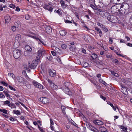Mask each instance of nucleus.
<instances>
[{"mask_svg": "<svg viewBox=\"0 0 132 132\" xmlns=\"http://www.w3.org/2000/svg\"><path fill=\"white\" fill-rule=\"evenodd\" d=\"M70 84L68 82H65L64 83V86L61 88L63 91L66 94L69 95H71L72 93L69 88Z\"/></svg>", "mask_w": 132, "mask_h": 132, "instance_id": "1", "label": "nucleus"}, {"mask_svg": "<svg viewBox=\"0 0 132 132\" xmlns=\"http://www.w3.org/2000/svg\"><path fill=\"white\" fill-rule=\"evenodd\" d=\"M21 51L18 49H15L13 52V57L16 59H18L21 55Z\"/></svg>", "mask_w": 132, "mask_h": 132, "instance_id": "2", "label": "nucleus"}, {"mask_svg": "<svg viewBox=\"0 0 132 132\" xmlns=\"http://www.w3.org/2000/svg\"><path fill=\"white\" fill-rule=\"evenodd\" d=\"M52 49L55 51L57 53L59 54H63V52L59 48L54 46H52Z\"/></svg>", "mask_w": 132, "mask_h": 132, "instance_id": "3", "label": "nucleus"}, {"mask_svg": "<svg viewBox=\"0 0 132 132\" xmlns=\"http://www.w3.org/2000/svg\"><path fill=\"white\" fill-rule=\"evenodd\" d=\"M37 65V63L36 61H32L31 64L29 65L28 64V66L31 69H35Z\"/></svg>", "mask_w": 132, "mask_h": 132, "instance_id": "4", "label": "nucleus"}, {"mask_svg": "<svg viewBox=\"0 0 132 132\" xmlns=\"http://www.w3.org/2000/svg\"><path fill=\"white\" fill-rule=\"evenodd\" d=\"M33 84L34 86L37 88L42 89H43V86L39 83L36 81H34Z\"/></svg>", "mask_w": 132, "mask_h": 132, "instance_id": "5", "label": "nucleus"}, {"mask_svg": "<svg viewBox=\"0 0 132 132\" xmlns=\"http://www.w3.org/2000/svg\"><path fill=\"white\" fill-rule=\"evenodd\" d=\"M118 6H117L114 5L112 6L111 8V11L112 13L115 14L116 13L118 12L119 9L118 8Z\"/></svg>", "mask_w": 132, "mask_h": 132, "instance_id": "6", "label": "nucleus"}, {"mask_svg": "<svg viewBox=\"0 0 132 132\" xmlns=\"http://www.w3.org/2000/svg\"><path fill=\"white\" fill-rule=\"evenodd\" d=\"M49 75L52 77H54L56 76V74L55 71L53 70L49 69Z\"/></svg>", "mask_w": 132, "mask_h": 132, "instance_id": "7", "label": "nucleus"}, {"mask_svg": "<svg viewBox=\"0 0 132 132\" xmlns=\"http://www.w3.org/2000/svg\"><path fill=\"white\" fill-rule=\"evenodd\" d=\"M40 101L43 103L45 104L49 101V99L46 97H42L40 98Z\"/></svg>", "mask_w": 132, "mask_h": 132, "instance_id": "8", "label": "nucleus"}, {"mask_svg": "<svg viewBox=\"0 0 132 132\" xmlns=\"http://www.w3.org/2000/svg\"><path fill=\"white\" fill-rule=\"evenodd\" d=\"M43 8L45 9L46 10L51 12H52L53 11V8L50 7L48 5L44 4L43 6Z\"/></svg>", "mask_w": 132, "mask_h": 132, "instance_id": "9", "label": "nucleus"}, {"mask_svg": "<svg viewBox=\"0 0 132 132\" xmlns=\"http://www.w3.org/2000/svg\"><path fill=\"white\" fill-rule=\"evenodd\" d=\"M93 122L94 124L97 125H101L103 124V121L98 120H94L93 121Z\"/></svg>", "mask_w": 132, "mask_h": 132, "instance_id": "10", "label": "nucleus"}, {"mask_svg": "<svg viewBox=\"0 0 132 132\" xmlns=\"http://www.w3.org/2000/svg\"><path fill=\"white\" fill-rule=\"evenodd\" d=\"M45 52V50L41 49L38 51V54L39 56H41L44 55Z\"/></svg>", "mask_w": 132, "mask_h": 132, "instance_id": "11", "label": "nucleus"}, {"mask_svg": "<svg viewBox=\"0 0 132 132\" xmlns=\"http://www.w3.org/2000/svg\"><path fill=\"white\" fill-rule=\"evenodd\" d=\"M122 82H123L124 84L128 85L129 84H130L131 82L129 81V80L127 79L122 78L121 79Z\"/></svg>", "mask_w": 132, "mask_h": 132, "instance_id": "12", "label": "nucleus"}, {"mask_svg": "<svg viewBox=\"0 0 132 132\" xmlns=\"http://www.w3.org/2000/svg\"><path fill=\"white\" fill-rule=\"evenodd\" d=\"M16 78L17 80L20 83H23L24 81V79L20 76H18L16 77Z\"/></svg>", "mask_w": 132, "mask_h": 132, "instance_id": "13", "label": "nucleus"}, {"mask_svg": "<svg viewBox=\"0 0 132 132\" xmlns=\"http://www.w3.org/2000/svg\"><path fill=\"white\" fill-rule=\"evenodd\" d=\"M45 30L46 32L48 34H49L52 32L51 28L49 26H47L45 27Z\"/></svg>", "mask_w": 132, "mask_h": 132, "instance_id": "14", "label": "nucleus"}, {"mask_svg": "<svg viewBox=\"0 0 132 132\" xmlns=\"http://www.w3.org/2000/svg\"><path fill=\"white\" fill-rule=\"evenodd\" d=\"M95 30H96L97 31V32L99 33V36L100 37H101L102 35V32L101 30L98 28L96 27H95Z\"/></svg>", "mask_w": 132, "mask_h": 132, "instance_id": "15", "label": "nucleus"}, {"mask_svg": "<svg viewBox=\"0 0 132 132\" xmlns=\"http://www.w3.org/2000/svg\"><path fill=\"white\" fill-rule=\"evenodd\" d=\"M88 128L90 130L94 132H97L98 131V130L96 128L91 125Z\"/></svg>", "mask_w": 132, "mask_h": 132, "instance_id": "16", "label": "nucleus"}, {"mask_svg": "<svg viewBox=\"0 0 132 132\" xmlns=\"http://www.w3.org/2000/svg\"><path fill=\"white\" fill-rule=\"evenodd\" d=\"M5 23L7 24L10 20L11 18L9 16L7 15L5 17Z\"/></svg>", "mask_w": 132, "mask_h": 132, "instance_id": "17", "label": "nucleus"}, {"mask_svg": "<svg viewBox=\"0 0 132 132\" xmlns=\"http://www.w3.org/2000/svg\"><path fill=\"white\" fill-rule=\"evenodd\" d=\"M25 49L26 50L30 52H31L32 51V48L30 46L28 45H26L25 47Z\"/></svg>", "mask_w": 132, "mask_h": 132, "instance_id": "18", "label": "nucleus"}, {"mask_svg": "<svg viewBox=\"0 0 132 132\" xmlns=\"http://www.w3.org/2000/svg\"><path fill=\"white\" fill-rule=\"evenodd\" d=\"M60 3L61 4V6L63 8H65L67 7V5L65 4L63 0H61Z\"/></svg>", "mask_w": 132, "mask_h": 132, "instance_id": "19", "label": "nucleus"}, {"mask_svg": "<svg viewBox=\"0 0 132 132\" xmlns=\"http://www.w3.org/2000/svg\"><path fill=\"white\" fill-rule=\"evenodd\" d=\"M59 33L60 35L62 36H65L67 33L64 30H62L60 31Z\"/></svg>", "mask_w": 132, "mask_h": 132, "instance_id": "20", "label": "nucleus"}, {"mask_svg": "<svg viewBox=\"0 0 132 132\" xmlns=\"http://www.w3.org/2000/svg\"><path fill=\"white\" fill-rule=\"evenodd\" d=\"M99 130L101 132H106L107 130L106 128L104 127H101L99 128Z\"/></svg>", "mask_w": 132, "mask_h": 132, "instance_id": "21", "label": "nucleus"}, {"mask_svg": "<svg viewBox=\"0 0 132 132\" xmlns=\"http://www.w3.org/2000/svg\"><path fill=\"white\" fill-rule=\"evenodd\" d=\"M8 106L10 107L11 109L16 108V106L13 103H11L8 105Z\"/></svg>", "mask_w": 132, "mask_h": 132, "instance_id": "22", "label": "nucleus"}, {"mask_svg": "<svg viewBox=\"0 0 132 132\" xmlns=\"http://www.w3.org/2000/svg\"><path fill=\"white\" fill-rule=\"evenodd\" d=\"M121 131L126 132L127 131V128L126 127L123 126H121L120 128Z\"/></svg>", "mask_w": 132, "mask_h": 132, "instance_id": "23", "label": "nucleus"}, {"mask_svg": "<svg viewBox=\"0 0 132 132\" xmlns=\"http://www.w3.org/2000/svg\"><path fill=\"white\" fill-rule=\"evenodd\" d=\"M51 87L52 88L54 89H56L57 88V86L55 85L54 83H53V84H52V86H51Z\"/></svg>", "mask_w": 132, "mask_h": 132, "instance_id": "24", "label": "nucleus"}, {"mask_svg": "<svg viewBox=\"0 0 132 132\" xmlns=\"http://www.w3.org/2000/svg\"><path fill=\"white\" fill-rule=\"evenodd\" d=\"M13 113L17 115H20V111H19L18 110H14L13 111Z\"/></svg>", "mask_w": 132, "mask_h": 132, "instance_id": "25", "label": "nucleus"}, {"mask_svg": "<svg viewBox=\"0 0 132 132\" xmlns=\"http://www.w3.org/2000/svg\"><path fill=\"white\" fill-rule=\"evenodd\" d=\"M121 86L122 88V89L121 88V89L120 90L121 92H122L123 94H125L124 93V90H127L126 88L122 85H121Z\"/></svg>", "mask_w": 132, "mask_h": 132, "instance_id": "26", "label": "nucleus"}, {"mask_svg": "<svg viewBox=\"0 0 132 132\" xmlns=\"http://www.w3.org/2000/svg\"><path fill=\"white\" fill-rule=\"evenodd\" d=\"M0 111L3 112L5 114H7V111L6 110L4 109H0Z\"/></svg>", "mask_w": 132, "mask_h": 132, "instance_id": "27", "label": "nucleus"}, {"mask_svg": "<svg viewBox=\"0 0 132 132\" xmlns=\"http://www.w3.org/2000/svg\"><path fill=\"white\" fill-rule=\"evenodd\" d=\"M91 56L92 57L93 59H96V58H97V55L94 53L92 54V55Z\"/></svg>", "mask_w": 132, "mask_h": 132, "instance_id": "28", "label": "nucleus"}, {"mask_svg": "<svg viewBox=\"0 0 132 132\" xmlns=\"http://www.w3.org/2000/svg\"><path fill=\"white\" fill-rule=\"evenodd\" d=\"M106 11H102V10H101L100 12H99V14L100 15H101V16H104V13H105Z\"/></svg>", "mask_w": 132, "mask_h": 132, "instance_id": "29", "label": "nucleus"}, {"mask_svg": "<svg viewBox=\"0 0 132 132\" xmlns=\"http://www.w3.org/2000/svg\"><path fill=\"white\" fill-rule=\"evenodd\" d=\"M61 109L62 111V112L63 113H64L65 112V106H63V105H61Z\"/></svg>", "mask_w": 132, "mask_h": 132, "instance_id": "30", "label": "nucleus"}, {"mask_svg": "<svg viewBox=\"0 0 132 132\" xmlns=\"http://www.w3.org/2000/svg\"><path fill=\"white\" fill-rule=\"evenodd\" d=\"M3 92L6 95V97L10 98V95L7 93V91L4 90Z\"/></svg>", "mask_w": 132, "mask_h": 132, "instance_id": "31", "label": "nucleus"}, {"mask_svg": "<svg viewBox=\"0 0 132 132\" xmlns=\"http://www.w3.org/2000/svg\"><path fill=\"white\" fill-rule=\"evenodd\" d=\"M108 104H110L111 107H112L113 110L114 111H116V108L113 105V104H112L110 102H109L108 103Z\"/></svg>", "mask_w": 132, "mask_h": 132, "instance_id": "32", "label": "nucleus"}, {"mask_svg": "<svg viewBox=\"0 0 132 132\" xmlns=\"http://www.w3.org/2000/svg\"><path fill=\"white\" fill-rule=\"evenodd\" d=\"M111 15H110V14L107 12H105V13H104V16H105V17H108L109 16H110Z\"/></svg>", "mask_w": 132, "mask_h": 132, "instance_id": "33", "label": "nucleus"}, {"mask_svg": "<svg viewBox=\"0 0 132 132\" xmlns=\"http://www.w3.org/2000/svg\"><path fill=\"white\" fill-rule=\"evenodd\" d=\"M106 57L107 58H109L111 59H113L112 56L111 55H106Z\"/></svg>", "mask_w": 132, "mask_h": 132, "instance_id": "34", "label": "nucleus"}, {"mask_svg": "<svg viewBox=\"0 0 132 132\" xmlns=\"http://www.w3.org/2000/svg\"><path fill=\"white\" fill-rule=\"evenodd\" d=\"M10 102L8 100H7L6 101H5L4 102V104L5 105H8L9 104H10Z\"/></svg>", "mask_w": 132, "mask_h": 132, "instance_id": "35", "label": "nucleus"}, {"mask_svg": "<svg viewBox=\"0 0 132 132\" xmlns=\"http://www.w3.org/2000/svg\"><path fill=\"white\" fill-rule=\"evenodd\" d=\"M38 128L39 129L40 131L41 132H43V130L42 128L40 126H39V125H38Z\"/></svg>", "mask_w": 132, "mask_h": 132, "instance_id": "36", "label": "nucleus"}, {"mask_svg": "<svg viewBox=\"0 0 132 132\" xmlns=\"http://www.w3.org/2000/svg\"><path fill=\"white\" fill-rule=\"evenodd\" d=\"M5 96L2 93H0V98H4Z\"/></svg>", "mask_w": 132, "mask_h": 132, "instance_id": "37", "label": "nucleus"}, {"mask_svg": "<svg viewBox=\"0 0 132 132\" xmlns=\"http://www.w3.org/2000/svg\"><path fill=\"white\" fill-rule=\"evenodd\" d=\"M47 81L49 83V84H50L51 86H52V84H53V83H54L52 82V81L50 80V79H48L47 80Z\"/></svg>", "mask_w": 132, "mask_h": 132, "instance_id": "38", "label": "nucleus"}, {"mask_svg": "<svg viewBox=\"0 0 132 132\" xmlns=\"http://www.w3.org/2000/svg\"><path fill=\"white\" fill-rule=\"evenodd\" d=\"M12 30L13 31H14L16 30V28L15 26H12L11 27Z\"/></svg>", "mask_w": 132, "mask_h": 132, "instance_id": "39", "label": "nucleus"}, {"mask_svg": "<svg viewBox=\"0 0 132 132\" xmlns=\"http://www.w3.org/2000/svg\"><path fill=\"white\" fill-rule=\"evenodd\" d=\"M61 47L63 49H65L67 48V45L65 44H63L61 46Z\"/></svg>", "mask_w": 132, "mask_h": 132, "instance_id": "40", "label": "nucleus"}, {"mask_svg": "<svg viewBox=\"0 0 132 132\" xmlns=\"http://www.w3.org/2000/svg\"><path fill=\"white\" fill-rule=\"evenodd\" d=\"M40 56H39L38 55V56H37L36 58V60L35 61H36L37 62V63L38 62H39V59L40 58Z\"/></svg>", "mask_w": 132, "mask_h": 132, "instance_id": "41", "label": "nucleus"}, {"mask_svg": "<svg viewBox=\"0 0 132 132\" xmlns=\"http://www.w3.org/2000/svg\"><path fill=\"white\" fill-rule=\"evenodd\" d=\"M86 125L87 127L88 128H89L91 125L90 123L88 122H87L86 123Z\"/></svg>", "mask_w": 132, "mask_h": 132, "instance_id": "42", "label": "nucleus"}, {"mask_svg": "<svg viewBox=\"0 0 132 132\" xmlns=\"http://www.w3.org/2000/svg\"><path fill=\"white\" fill-rule=\"evenodd\" d=\"M88 65L89 64L88 63L86 62H85L83 64L84 67H88Z\"/></svg>", "mask_w": 132, "mask_h": 132, "instance_id": "43", "label": "nucleus"}, {"mask_svg": "<svg viewBox=\"0 0 132 132\" xmlns=\"http://www.w3.org/2000/svg\"><path fill=\"white\" fill-rule=\"evenodd\" d=\"M113 61L115 63L117 64H118L119 63V61L116 59H114Z\"/></svg>", "mask_w": 132, "mask_h": 132, "instance_id": "44", "label": "nucleus"}, {"mask_svg": "<svg viewBox=\"0 0 132 132\" xmlns=\"http://www.w3.org/2000/svg\"><path fill=\"white\" fill-rule=\"evenodd\" d=\"M21 37V35L19 34H17L16 35V39H19Z\"/></svg>", "mask_w": 132, "mask_h": 132, "instance_id": "45", "label": "nucleus"}, {"mask_svg": "<svg viewBox=\"0 0 132 132\" xmlns=\"http://www.w3.org/2000/svg\"><path fill=\"white\" fill-rule=\"evenodd\" d=\"M95 10L97 12H97V13H98V12L99 13L100 12L101 10L99 9L98 8H97L96 7L95 8Z\"/></svg>", "mask_w": 132, "mask_h": 132, "instance_id": "46", "label": "nucleus"}, {"mask_svg": "<svg viewBox=\"0 0 132 132\" xmlns=\"http://www.w3.org/2000/svg\"><path fill=\"white\" fill-rule=\"evenodd\" d=\"M9 88L12 90H13L14 91L16 90V89L14 88H13L11 86H9Z\"/></svg>", "mask_w": 132, "mask_h": 132, "instance_id": "47", "label": "nucleus"}, {"mask_svg": "<svg viewBox=\"0 0 132 132\" xmlns=\"http://www.w3.org/2000/svg\"><path fill=\"white\" fill-rule=\"evenodd\" d=\"M97 24L98 26H100L102 28H103V26H104L102 24H101L99 22L97 23Z\"/></svg>", "mask_w": 132, "mask_h": 132, "instance_id": "48", "label": "nucleus"}, {"mask_svg": "<svg viewBox=\"0 0 132 132\" xmlns=\"http://www.w3.org/2000/svg\"><path fill=\"white\" fill-rule=\"evenodd\" d=\"M39 41L40 42L42 43L43 45H44L45 46H46V43L45 42H44L43 41H42L40 39V40H39Z\"/></svg>", "mask_w": 132, "mask_h": 132, "instance_id": "49", "label": "nucleus"}, {"mask_svg": "<svg viewBox=\"0 0 132 132\" xmlns=\"http://www.w3.org/2000/svg\"><path fill=\"white\" fill-rule=\"evenodd\" d=\"M25 19L27 20H28L30 18V16L28 14H27L25 15Z\"/></svg>", "mask_w": 132, "mask_h": 132, "instance_id": "50", "label": "nucleus"}, {"mask_svg": "<svg viewBox=\"0 0 132 132\" xmlns=\"http://www.w3.org/2000/svg\"><path fill=\"white\" fill-rule=\"evenodd\" d=\"M51 53L52 55L54 56H55L56 55V53L55 52L53 51H51Z\"/></svg>", "mask_w": 132, "mask_h": 132, "instance_id": "51", "label": "nucleus"}, {"mask_svg": "<svg viewBox=\"0 0 132 132\" xmlns=\"http://www.w3.org/2000/svg\"><path fill=\"white\" fill-rule=\"evenodd\" d=\"M102 28L103 29L104 31H105L107 32L108 31V30L107 28L105 27L104 26H103V28Z\"/></svg>", "mask_w": 132, "mask_h": 132, "instance_id": "52", "label": "nucleus"}, {"mask_svg": "<svg viewBox=\"0 0 132 132\" xmlns=\"http://www.w3.org/2000/svg\"><path fill=\"white\" fill-rule=\"evenodd\" d=\"M65 23H72V22L68 20H66L65 21Z\"/></svg>", "mask_w": 132, "mask_h": 132, "instance_id": "53", "label": "nucleus"}, {"mask_svg": "<svg viewBox=\"0 0 132 132\" xmlns=\"http://www.w3.org/2000/svg\"><path fill=\"white\" fill-rule=\"evenodd\" d=\"M1 83L5 86H7V84L4 81H2Z\"/></svg>", "mask_w": 132, "mask_h": 132, "instance_id": "54", "label": "nucleus"}, {"mask_svg": "<svg viewBox=\"0 0 132 132\" xmlns=\"http://www.w3.org/2000/svg\"><path fill=\"white\" fill-rule=\"evenodd\" d=\"M10 120L11 121H15L16 120L15 119L12 117L10 118Z\"/></svg>", "mask_w": 132, "mask_h": 132, "instance_id": "55", "label": "nucleus"}, {"mask_svg": "<svg viewBox=\"0 0 132 132\" xmlns=\"http://www.w3.org/2000/svg\"><path fill=\"white\" fill-rule=\"evenodd\" d=\"M81 50L83 53H84L85 54H86V50L84 49V48H82V49Z\"/></svg>", "mask_w": 132, "mask_h": 132, "instance_id": "56", "label": "nucleus"}, {"mask_svg": "<svg viewBox=\"0 0 132 132\" xmlns=\"http://www.w3.org/2000/svg\"><path fill=\"white\" fill-rule=\"evenodd\" d=\"M109 41L110 42V44H111L113 43V40L112 38H109Z\"/></svg>", "mask_w": 132, "mask_h": 132, "instance_id": "57", "label": "nucleus"}, {"mask_svg": "<svg viewBox=\"0 0 132 132\" xmlns=\"http://www.w3.org/2000/svg\"><path fill=\"white\" fill-rule=\"evenodd\" d=\"M56 60L59 63H60L61 62V60L59 57H57L56 58Z\"/></svg>", "mask_w": 132, "mask_h": 132, "instance_id": "58", "label": "nucleus"}, {"mask_svg": "<svg viewBox=\"0 0 132 132\" xmlns=\"http://www.w3.org/2000/svg\"><path fill=\"white\" fill-rule=\"evenodd\" d=\"M50 122L51 124V125H53L54 124V122L52 119L50 118Z\"/></svg>", "mask_w": 132, "mask_h": 132, "instance_id": "59", "label": "nucleus"}, {"mask_svg": "<svg viewBox=\"0 0 132 132\" xmlns=\"http://www.w3.org/2000/svg\"><path fill=\"white\" fill-rule=\"evenodd\" d=\"M10 5L11 6H10V7L11 8H13V9H14L15 8V6L14 5Z\"/></svg>", "mask_w": 132, "mask_h": 132, "instance_id": "60", "label": "nucleus"}, {"mask_svg": "<svg viewBox=\"0 0 132 132\" xmlns=\"http://www.w3.org/2000/svg\"><path fill=\"white\" fill-rule=\"evenodd\" d=\"M20 9L19 8V7L18 6L16 7V11L19 12L20 11Z\"/></svg>", "mask_w": 132, "mask_h": 132, "instance_id": "61", "label": "nucleus"}, {"mask_svg": "<svg viewBox=\"0 0 132 132\" xmlns=\"http://www.w3.org/2000/svg\"><path fill=\"white\" fill-rule=\"evenodd\" d=\"M56 13L59 15L61 14V11L59 10H57L56 11Z\"/></svg>", "mask_w": 132, "mask_h": 132, "instance_id": "62", "label": "nucleus"}, {"mask_svg": "<svg viewBox=\"0 0 132 132\" xmlns=\"http://www.w3.org/2000/svg\"><path fill=\"white\" fill-rule=\"evenodd\" d=\"M129 21L131 24H132V16L130 17Z\"/></svg>", "mask_w": 132, "mask_h": 132, "instance_id": "63", "label": "nucleus"}, {"mask_svg": "<svg viewBox=\"0 0 132 132\" xmlns=\"http://www.w3.org/2000/svg\"><path fill=\"white\" fill-rule=\"evenodd\" d=\"M127 45L130 47H132V44L130 43H128L127 44Z\"/></svg>", "mask_w": 132, "mask_h": 132, "instance_id": "64", "label": "nucleus"}]
</instances>
